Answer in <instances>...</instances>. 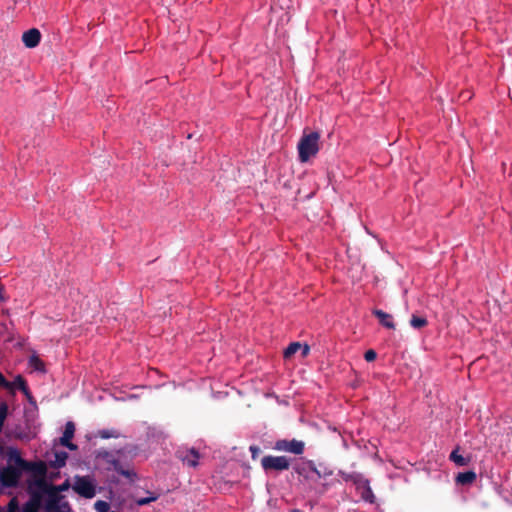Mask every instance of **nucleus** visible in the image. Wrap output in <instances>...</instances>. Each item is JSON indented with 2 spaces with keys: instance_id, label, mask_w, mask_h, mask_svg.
Returning a JSON list of instances; mask_svg holds the SVG:
<instances>
[{
  "instance_id": "obj_1",
  "label": "nucleus",
  "mask_w": 512,
  "mask_h": 512,
  "mask_svg": "<svg viewBox=\"0 0 512 512\" xmlns=\"http://www.w3.org/2000/svg\"><path fill=\"white\" fill-rule=\"evenodd\" d=\"M37 487L47 495L45 508L47 512H70L71 508L68 502L61 503L62 496L52 489V484L46 480H36Z\"/></svg>"
},
{
  "instance_id": "obj_2",
  "label": "nucleus",
  "mask_w": 512,
  "mask_h": 512,
  "mask_svg": "<svg viewBox=\"0 0 512 512\" xmlns=\"http://www.w3.org/2000/svg\"><path fill=\"white\" fill-rule=\"evenodd\" d=\"M320 134L318 132H311L304 134L298 143V157L300 162H307L311 157H314L319 147Z\"/></svg>"
},
{
  "instance_id": "obj_3",
  "label": "nucleus",
  "mask_w": 512,
  "mask_h": 512,
  "mask_svg": "<svg viewBox=\"0 0 512 512\" xmlns=\"http://www.w3.org/2000/svg\"><path fill=\"white\" fill-rule=\"evenodd\" d=\"M343 479L355 485L357 492L364 501L368 503L375 502V495L370 487V482L362 474L356 472L343 474Z\"/></svg>"
},
{
  "instance_id": "obj_4",
  "label": "nucleus",
  "mask_w": 512,
  "mask_h": 512,
  "mask_svg": "<svg viewBox=\"0 0 512 512\" xmlns=\"http://www.w3.org/2000/svg\"><path fill=\"white\" fill-rule=\"evenodd\" d=\"M72 489L81 497L91 499L96 495V487L89 476L76 475Z\"/></svg>"
},
{
  "instance_id": "obj_5",
  "label": "nucleus",
  "mask_w": 512,
  "mask_h": 512,
  "mask_svg": "<svg viewBox=\"0 0 512 512\" xmlns=\"http://www.w3.org/2000/svg\"><path fill=\"white\" fill-rule=\"evenodd\" d=\"M261 466L265 471H285L290 468V460L286 456H264Z\"/></svg>"
},
{
  "instance_id": "obj_6",
  "label": "nucleus",
  "mask_w": 512,
  "mask_h": 512,
  "mask_svg": "<svg viewBox=\"0 0 512 512\" xmlns=\"http://www.w3.org/2000/svg\"><path fill=\"white\" fill-rule=\"evenodd\" d=\"M121 455L122 451L117 450V456H115L113 462L106 470L115 471L118 474L122 475L123 477L127 478L129 481L133 482L136 479L137 474L132 469H130L128 463H123L121 461Z\"/></svg>"
},
{
  "instance_id": "obj_7",
  "label": "nucleus",
  "mask_w": 512,
  "mask_h": 512,
  "mask_svg": "<svg viewBox=\"0 0 512 512\" xmlns=\"http://www.w3.org/2000/svg\"><path fill=\"white\" fill-rule=\"evenodd\" d=\"M22 471L14 468L13 465L8 464L6 467L0 469V484L3 487L17 486L21 477Z\"/></svg>"
},
{
  "instance_id": "obj_8",
  "label": "nucleus",
  "mask_w": 512,
  "mask_h": 512,
  "mask_svg": "<svg viewBox=\"0 0 512 512\" xmlns=\"http://www.w3.org/2000/svg\"><path fill=\"white\" fill-rule=\"evenodd\" d=\"M274 449L278 451L290 452L295 455H301L304 452L305 444L303 441H299L296 439H283L275 442Z\"/></svg>"
},
{
  "instance_id": "obj_9",
  "label": "nucleus",
  "mask_w": 512,
  "mask_h": 512,
  "mask_svg": "<svg viewBox=\"0 0 512 512\" xmlns=\"http://www.w3.org/2000/svg\"><path fill=\"white\" fill-rule=\"evenodd\" d=\"M176 456L184 465L188 467L195 468L199 464L198 461L200 458V454L194 448L178 450Z\"/></svg>"
},
{
  "instance_id": "obj_10",
  "label": "nucleus",
  "mask_w": 512,
  "mask_h": 512,
  "mask_svg": "<svg viewBox=\"0 0 512 512\" xmlns=\"http://www.w3.org/2000/svg\"><path fill=\"white\" fill-rule=\"evenodd\" d=\"M75 425L72 421H68L65 425L63 436L60 438V444L67 447L69 450H77V445L71 442L74 437Z\"/></svg>"
},
{
  "instance_id": "obj_11",
  "label": "nucleus",
  "mask_w": 512,
  "mask_h": 512,
  "mask_svg": "<svg viewBox=\"0 0 512 512\" xmlns=\"http://www.w3.org/2000/svg\"><path fill=\"white\" fill-rule=\"evenodd\" d=\"M24 471H30L37 477V480H46L47 464L44 461L29 462Z\"/></svg>"
},
{
  "instance_id": "obj_12",
  "label": "nucleus",
  "mask_w": 512,
  "mask_h": 512,
  "mask_svg": "<svg viewBox=\"0 0 512 512\" xmlns=\"http://www.w3.org/2000/svg\"><path fill=\"white\" fill-rule=\"evenodd\" d=\"M41 39V33L38 29L32 28L24 32L22 35V41L27 48L36 47Z\"/></svg>"
},
{
  "instance_id": "obj_13",
  "label": "nucleus",
  "mask_w": 512,
  "mask_h": 512,
  "mask_svg": "<svg viewBox=\"0 0 512 512\" xmlns=\"http://www.w3.org/2000/svg\"><path fill=\"white\" fill-rule=\"evenodd\" d=\"M117 456L116 451H108L105 449H99L95 452V457L98 463L106 470L110 464L113 462V459Z\"/></svg>"
},
{
  "instance_id": "obj_14",
  "label": "nucleus",
  "mask_w": 512,
  "mask_h": 512,
  "mask_svg": "<svg viewBox=\"0 0 512 512\" xmlns=\"http://www.w3.org/2000/svg\"><path fill=\"white\" fill-rule=\"evenodd\" d=\"M8 462L14 464V468H18L21 471H24L25 467L28 465V461L24 460L19 451L16 449H11L8 453Z\"/></svg>"
},
{
  "instance_id": "obj_15",
  "label": "nucleus",
  "mask_w": 512,
  "mask_h": 512,
  "mask_svg": "<svg viewBox=\"0 0 512 512\" xmlns=\"http://www.w3.org/2000/svg\"><path fill=\"white\" fill-rule=\"evenodd\" d=\"M373 314L378 318L379 322L384 327H386L388 329H394L395 328V324L393 322L392 315H390V314H388V313H386V312H384L382 310H379V309L374 310Z\"/></svg>"
},
{
  "instance_id": "obj_16",
  "label": "nucleus",
  "mask_w": 512,
  "mask_h": 512,
  "mask_svg": "<svg viewBox=\"0 0 512 512\" xmlns=\"http://www.w3.org/2000/svg\"><path fill=\"white\" fill-rule=\"evenodd\" d=\"M41 507V498L38 494H33L29 501L23 507L22 512H39Z\"/></svg>"
},
{
  "instance_id": "obj_17",
  "label": "nucleus",
  "mask_w": 512,
  "mask_h": 512,
  "mask_svg": "<svg viewBox=\"0 0 512 512\" xmlns=\"http://www.w3.org/2000/svg\"><path fill=\"white\" fill-rule=\"evenodd\" d=\"M68 459V453L65 451H56L54 453V460H49L48 464L50 467L59 469L66 465Z\"/></svg>"
},
{
  "instance_id": "obj_18",
  "label": "nucleus",
  "mask_w": 512,
  "mask_h": 512,
  "mask_svg": "<svg viewBox=\"0 0 512 512\" xmlns=\"http://www.w3.org/2000/svg\"><path fill=\"white\" fill-rule=\"evenodd\" d=\"M476 473L474 471L461 472L456 477V482L461 485L472 484L476 480Z\"/></svg>"
},
{
  "instance_id": "obj_19",
  "label": "nucleus",
  "mask_w": 512,
  "mask_h": 512,
  "mask_svg": "<svg viewBox=\"0 0 512 512\" xmlns=\"http://www.w3.org/2000/svg\"><path fill=\"white\" fill-rule=\"evenodd\" d=\"M428 321L425 317L412 315L410 319V325L415 329H422L427 326Z\"/></svg>"
},
{
  "instance_id": "obj_20",
  "label": "nucleus",
  "mask_w": 512,
  "mask_h": 512,
  "mask_svg": "<svg viewBox=\"0 0 512 512\" xmlns=\"http://www.w3.org/2000/svg\"><path fill=\"white\" fill-rule=\"evenodd\" d=\"M450 460L453 461L458 466H466L469 463V459L463 457L458 453V449L453 450L450 454Z\"/></svg>"
},
{
  "instance_id": "obj_21",
  "label": "nucleus",
  "mask_w": 512,
  "mask_h": 512,
  "mask_svg": "<svg viewBox=\"0 0 512 512\" xmlns=\"http://www.w3.org/2000/svg\"><path fill=\"white\" fill-rule=\"evenodd\" d=\"M301 349V343L292 342L288 345V347L284 350V358H291L297 351Z\"/></svg>"
},
{
  "instance_id": "obj_22",
  "label": "nucleus",
  "mask_w": 512,
  "mask_h": 512,
  "mask_svg": "<svg viewBox=\"0 0 512 512\" xmlns=\"http://www.w3.org/2000/svg\"><path fill=\"white\" fill-rule=\"evenodd\" d=\"M308 466H309L310 470H311L313 473H315V474H316V476H317L318 478L326 477V476H330V475H332V473H333V471H332V470H328V469H326V468H325L323 471H322V470H319V469L315 466V464H314V462H313V461H309V462H308Z\"/></svg>"
},
{
  "instance_id": "obj_23",
  "label": "nucleus",
  "mask_w": 512,
  "mask_h": 512,
  "mask_svg": "<svg viewBox=\"0 0 512 512\" xmlns=\"http://www.w3.org/2000/svg\"><path fill=\"white\" fill-rule=\"evenodd\" d=\"M14 384L26 395L30 396V391L27 387L26 381L22 376H17L15 378Z\"/></svg>"
},
{
  "instance_id": "obj_24",
  "label": "nucleus",
  "mask_w": 512,
  "mask_h": 512,
  "mask_svg": "<svg viewBox=\"0 0 512 512\" xmlns=\"http://www.w3.org/2000/svg\"><path fill=\"white\" fill-rule=\"evenodd\" d=\"M98 435L102 438V439H109V438H117L118 437V432L114 429H104V430H100L98 431Z\"/></svg>"
},
{
  "instance_id": "obj_25",
  "label": "nucleus",
  "mask_w": 512,
  "mask_h": 512,
  "mask_svg": "<svg viewBox=\"0 0 512 512\" xmlns=\"http://www.w3.org/2000/svg\"><path fill=\"white\" fill-rule=\"evenodd\" d=\"M8 415V406L6 403L0 404V431L2 430L4 426L5 419Z\"/></svg>"
},
{
  "instance_id": "obj_26",
  "label": "nucleus",
  "mask_w": 512,
  "mask_h": 512,
  "mask_svg": "<svg viewBox=\"0 0 512 512\" xmlns=\"http://www.w3.org/2000/svg\"><path fill=\"white\" fill-rule=\"evenodd\" d=\"M158 499V495L151 494L149 497L145 498H139L136 500V504L139 506L147 505L153 501H156Z\"/></svg>"
},
{
  "instance_id": "obj_27",
  "label": "nucleus",
  "mask_w": 512,
  "mask_h": 512,
  "mask_svg": "<svg viewBox=\"0 0 512 512\" xmlns=\"http://www.w3.org/2000/svg\"><path fill=\"white\" fill-rule=\"evenodd\" d=\"M95 509L98 511V512H108L109 511V504L105 501H102V500H98L95 504Z\"/></svg>"
},
{
  "instance_id": "obj_28",
  "label": "nucleus",
  "mask_w": 512,
  "mask_h": 512,
  "mask_svg": "<svg viewBox=\"0 0 512 512\" xmlns=\"http://www.w3.org/2000/svg\"><path fill=\"white\" fill-rule=\"evenodd\" d=\"M70 488V482L69 480H65L62 484L60 485H52V489L53 490H56V492H58L59 494L63 491H66Z\"/></svg>"
},
{
  "instance_id": "obj_29",
  "label": "nucleus",
  "mask_w": 512,
  "mask_h": 512,
  "mask_svg": "<svg viewBox=\"0 0 512 512\" xmlns=\"http://www.w3.org/2000/svg\"><path fill=\"white\" fill-rule=\"evenodd\" d=\"M377 357V353L373 350V349H369L365 352L364 354V359L367 361V362H372L376 359Z\"/></svg>"
},
{
  "instance_id": "obj_30",
  "label": "nucleus",
  "mask_w": 512,
  "mask_h": 512,
  "mask_svg": "<svg viewBox=\"0 0 512 512\" xmlns=\"http://www.w3.org/2000/svg\"><path fill=\"white\" fill-rule=\"evenodd\" d=\"M19 509L18 502L15 498L11 499L8 503L7 511L6 512H17Z\"/></svg>"
},
{
  "instance_id": "obj_31",
  "label": "nucleus",
  "mask_w": 512,
  "mask_h": 512,
  "mask_svg": "<svg viewBox=\"0 0 512 512\" xmlns=\"http://www.w3.org/2000/svg\"><path fill=\"white\" fill-rule=\"evenodd\" d=\"M30 362L36 370L43 369V362L40 359H38L37 357H32Z\"/></svg>"
},
{
  "instance_id": "obj_32",
  "label": "nucleus",
  "mask_w": 512,
  "mask_h": 512,
  "mask_svg": "<svg viewBox=\"0 0 512 512\" xmlns=\"http://www.w3.org/2000/svg\"><path fill=\"white\" fill-rule=\"evenodd\" d=\"M250 452H251V457L252 459H256L259 454L261 453V449L260 447L256 446V445H251L250 448H249Z\"/></svg>"
},
{
  "instance_id": "obj_33",
  "label": "nucleus",
  "mask_w": 512,
  "mask_h": 512,
  "mask_svg": "<svg viewBox=\"0 0 512 512\" xmlns=\"http://www.w3.org/2000/svg\"><path fill=\"white\" fill-rule=\"evenodd\" d=\"M0 387L9 388L10 383L6 380L4 375L0 372Z\"/></svg>"
},
{
  "instance_id": "obj_34",
  "label": "nucleus",
  "mask_w": 512,
  "mask_h": 512,
  "mask_svg": "<svg viewBox=\"0 0 512 512\" xmlns=\"http://www.w3.org/2000/svg\"><path fill=\"white\" fill-rule=\"evenodd\" d=\"M301 353L303 357H306L310 352V347L307 344L301 345Z\"/></svg>"
},
{
  "instance_id": "obj_35",
  "label": "nucleus",
  "mask_w": 512,
  "mask_h": 512,
  "mask_svg": "<svg viewBox=\"0 0 512 512\" xmlns=\"http://www.w3.org/2000/svg\"><path fill=\"white\" fill-rule=\"evenodd\" d=\"M5 300H6V298L3 295V287L0 285V301H5Z\"/></svg>"
},
{
  "instance_id": "obj_36",
  "label": "nucleus",
  "mask_w": 512,
  "mask_h": 512,
  "mask_svg": "<svg viewBox=\"0 0 512 512\" xmlns=\"http://www.w3.org/2000/svg\"><path fill=\"white\" fill-rule=\"evenodd\" d=\"M26 397H27V399L29 400V402H31V403H35V402L33 401V397H32V395H31V394H30V396H26Z\"/></svg>"
},
{
  "instance_id": "obj_37",
  "label": "nucleus",
  "mask_w": 512,
  "mask_h": 512,
  "mask_svg": "<svg viewBox=\"0 0 512 512\" xmlns=\"http://www.w3.org/2000/svg\"><path fill=\"white\" fill-rule=\"evenodd\" d=\"M291 512H303V511H301L299 509H293V510H291Z\"/></svg>"
},
{
  "instance_id": "obj_38",
  "label": "nucleus",
  "mask_w": 512,
  "mask_h": 512,
  "mask_svg": "<svg viewBox=\"0 0 512 512\" xmlns=\"http://www.w3.org/2000/svg\"><path fill=\"white\" fill-rule=\"evenodd\" d=\"M298 474H302V471L300 469H297Z\"/></svg>"
}]
</instances>
